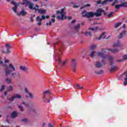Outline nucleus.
<instances>
[{"label":"nucleus","instance_id":"nucleus-19","mask_svg":"<svg viewBox=\"0 0 127 127\" xmlns=\"http://www.w3.org/2000/svg\"><path fill=\"white\" fill-rule=\"evenodd\" d=\"M126 33H127V31H123L121 34L120 36L118 37L119 39L121 38H123L124 35H126Z\"/></svg>","mask_w":127,"mask_h":127},{"label":"nucleus","instance_id":"nucleus-40","mask_svg":"<svg viewBox=\"0 0 127 127\" xmlns=\"http://www.w3.org/2000/svg\"><path fill=\"white\" fill-rule=\"evenodd\" d=\"M119 46H120V43L119 42L115 43L113 45V47H118Z\"/></svg>","mask_w":127,"mask_h":127},{"label":"nucleus","instance_id":"nucleus-62","mask_svg":"<svg viewBox=\"0 0 127 127\" xmlns=\"http://www.w3.org/2000/svg\"><path fill=\"white\" fill-rule=\"evenodd\" d=\"M123 28H126V24H123Z\"/></svg>","mask_w":127,"mask_h":127},{"label":"nucleus","instance_id":"nucleus-15","mask_svg":"<svg viewBox=\"0 0 127 127\" xmlns=\"http://www.w3.org/2000/svg\"><path fill=\"white\" fill-rule=\"evenodd\" d=\"M95 67H96V68H101V67H103V64L101 62H97L95 64Z\"/></svg>","mask_w":127,"mask_h":127},{"label":"nucleus","instance_id":"nucleus-51","mask_svg":"<svg viewBox=\"0 0 127 127\" xmlns=\"http://www.w3.org/2000/svg\"><path fill=\"white\" fill-rule=\"evenodd\" d=\"M51 24H52V22H51V21H50L49 23H46V25H47V26L51 25Z\"/></svg>","mask_w":127,"mask_h":127},{"label":"nucleus","instance_id":"nucleus-59","mask_svg":"<svg viewBox=\"0 0 127 127\" xmlns=\"http://www.w3.org/2000/svg\"><path fill=\"white\" fill-rule=\"evenodd\" d=\"M73 7L75 8L79 7V6L75 5L73 6Z\"/></svg>","mask_w":127,"mask_h":127},{"label":"nucleus","instance_id":"nucleus-36","mask_svg":"<svg viewBox=\"0 0 127 127\" xmlns=\"http://www.w3.org/2000/svg\"><path fill=\"white\" fill-rule=\"evenodd\" d=\"M5 82H6V83H7L8 84H9V83H10L11 82V79L10 78H6L5 79Z\"/></svg>","mask_w":127,"mask_h":127},{"label":"nucleus","instance_id":"nucleus-10","mask_svg":"<svg viewBox=\"0 0 127 127\" xmlns=\"http://www.w3.org/2000/svg\"><path fill=\"white\" fill-rule=\"evenodd\" d=\"M37 10L40 14H45V13L46 12V9L37 8Z\"/></svg>","mask_w":127,"mask_h":127},{"label":"nucleus","instance_id":"nucleus-54","mask_svg":"<svg viewBox=\"0 0 127 127\" xmlns=\"http://www.w3.org/2000/svg\"><path fill=\"white\" fill-rule=\"evenodd\" d=\"M75 22H76V20H72L71 21V23H75Z\"/></svg>","mask_w":127,"mask_h":127},{"label":"nucleus","instance_id":"nucleus-56","mask_svg":"<svg viewBox=\"0 0 127 127\" xmlns=\"http://www.w3.org/2000/svg\"><path fill=\"white\" fill-rule=\"evenodd\" d=\"M51 21L52 22H53V23L55 22V19H52Z\"/></svg>","mask_w":127,"mask_h":127},{"label":"nucleus","instance_id":"nucleus-57","mask_svg":"<svg viewBox=\"0 0 127 127\" xmlns=\"http://www.w3.org/2000/svg\"><path fill=\"white\" fill-rule=\"evenodd\" d=\"M101 63H103V64H105V63H106V62H105V60H102Z\"/></svg>","mask_w":127,"mask_h":127},{"label":"nucleus","instance_id":"nucleus-44","mask_svg":"<svg viewBox=\"0 0 127 127\" xmlns=\"http://www.w3.org/2000/svg\"><path fill=\"white\" fill-rule=\"evenodd\" d=\"M5 46L8 49L12 48V47H11L10 44H6Z\"/></svg>","mask_w":127,"mask_h":127},{"label":"nucleus","instance_id":"nucleus-21","mask_svg":"<svg viewBox=\"0 0 127 127\" xmlns=\"http://www.w3.org/2000/svg\"><path fill=\"white\" fill-rule=\"evenodd\" d=\"M17 113H16V111H14L12 112L11 114V117L12 119H14V118H16L17 117Z\"/></svg>","mask_w":127,"mask_h":127},{"label":"nucleus","instance_id":"nucleus-23","mask_svg":"<svg viewBox=\"0 0 127 127\" xmlns=\"http://www.w3.org/2000/svg\"><path fill=\"white\" fill-rule=\"evenodd\" d=\"M23 2L20 3L21 4H29L31 2L28 0H23Z\"/></svg>","mask_w":127,"mask_h":127},{"label":"nucleus","instance_id":"nucleus-60","mask_svg":"<svg viewBox=\"0 0 127 127\" xmlns=\"http://www.w3.org/2000/svg\"><path fill=\"white\" fill-rule=\"evenodd\" d=\"M0 65H3V62L0 61Z\"/></svg>","mask_w":127,"mask_h":127},{"label":"nucleus","instance_id":"nucleus-24","mask_svg":"<svg viewBox=\"0 0 127 127\" xmlns=\"http://www.w3.org/2000/svg\"><path fill=\"white\" fill-rule=\"evenodd\" d=\"M110 51L112 52V53H117L118 51H120L118 49H108Z\"/></svg>","mask_w":127,"mask_h":127},{"label":"nucleus","instance_id":"nucleus-64","mask_svg":"<svg viewBox=\"0 0 127 127\" xmlns=\"http://www.w3.org/2000/svg\"><path fill=\"white\" fill-rule=\"evenodd\" d=\"M42 127H45V123L43 124Z\"/></svg>","mask_w":127,"mask_h":127},{"label":"nucleus","instance_id":"nucleus-34","mask_svg":"<svg viewBox=\"0 0 127 127\" xmlns=\"http://www.w3.org/2000/svg\"><path fill=\"white\" fill-rule=\"evenodd\" d=\"M115 0H105L103 1L102 3H107L108 1H109V2H112V1H114Z\"/></svg>","mask_w":127,"mask_h":127},{"label":"nucleus","instance_id":"nucleus-1","mask_svg":"<svg viewBox=\"0 0 127 127\" xmlns=\"http://www.w3.org/2000/svg\"><path fill=\"white\" fill-rule=\"evenodd\" d=\"M9 68L12 71H15L16 70V68L15 67L14 65L12 64H10L8 66L5 67V76L7 77L9 74H10L11 77L12 78H16V77L20 78L21 77V74L20 73H18L17 74L16 72H12V71L10 69H8Z\"/></svg>","mask_w":127,"mask_h":127},{"label":"nucleus","instance_id":"nucleus-28","mask_svg":"<svg viewBox=\"0 0 127 127\" xmlns=\"http://www.w3.org/2000/svg\"><path fill=\"white\" fill-rule=\"evenodd\" d=\"M2 53L8 54L9 53H10V51H9V49L7 48L6 50V52H5L3 51H2Z\"/></svg>","mask_w":127,"mask_h":127},{"label":"nucleus","instance_id":"nucleus-7","mask_svg":"<svg viewBox=\"0 0 127 127\" xmlns=\"http://www.w3.org/2000/svg\"><path fill=\"white\" fill-rule=\"evenodd\" d=\"M25 92L27 93V95H26V98L27 99H28L30 98V99H33L34 98V96H33V94L31 93H29V91H28V90L27 88H25Z\"/></svg>","mask_w":127,"mask_h":127},{"label":"nucleus","instance_id":"nucleus-41","mask_svg":"<svg viewBox=\"0 0 127 127\" xmlns=\"http://www.w3.org/2000/svg\"><path fill=\"white\" fill-rule=\"evenodd\" d=\"M21 122L23 123H27V122H28V119L26 118L23 119L21 120Z\"/></svg>","mask_w":127,"mask_h":127},{"label":"nucleus","instance_id":"nucleus-61","mask_svg":"<svg viewBox=\"0 0 127 127\" xmlns=\"http://www.w3.org/2000/svg\"><path fill=\"white\" fill-rule=\"evenodd\" d=\"M117 62H123V60H117Z\"/></svg>","mask_w":127,"mask_h":127},{"label":"nucleus","instance_id":"nucleus-29","mask_svg":"<svg viewBox=\"0 0 127 127\" xmlns=\"http://www.w3.org/2000/svg\"><path fill=\"white\" fill-rule=\"evenodd\" d=\"M12 9L13 11L15 12V13H16V12H17V6H14V7H13L12 8Z\"/></svg>","mask_w":127,"mask_h":127},{"label":"nucleus","instance_id":"nucleus-53","mask_svg":"<svg viewBox=\"0 0 127 127\" xmlns=\"http://www.w3.org/2000/svg\"><path fill=\"white\" fill-rule=\"evenodd\" d=\"M32 112H33V113H37V112H38V111L37 110H36V109H33V110H32Z\"/></svg>","mask_w":127,"mask_h":127},{"label":"nucleus","instance_id":"nucleus-14","mask_svg":"<svg viewBox=\"0 0 127 127\" xmlns=\"http://www.w3.org/2000/svg\"><path fill=\"white\" fill-rule=\"evenodd\" d=\"M117 70H118V66H113L109 69V71L111 73H113V72H115V71H117Z\"/></svg>","mask_w":127,"mask_h":127},{"label":"nucleus","instance_id":"nucleus-45","mask_svg":"<svg viewBox=\"0 0 127 127\" xmlns=\"http://www.w3.org/2000/svg\"><path fill=\"white\" fill-rule=\"evenodd\" d=\"M97 4H106V3H103V1L102 0H98L97 1Z\"/></svg>","mask_w":127,"mask_h":127},{"label":"nucleus","instance_id":"nucleus-8","mask_svg":"<svg viewBox=\"0 0 127 127\" xmlns=\"http://www.w3.org/2000/svg\"><path fill=\"white\" fill-rule=\"evenodd\" d=\"M15 99H21V95L20 94H15V96L12 97L10 98H8V100L10 102H13Z\"/></svg>","mask_w":127,"mask_h":127},{"label":"nucleus","instance_id":"nucleus-37","mask_svg":"<svg viewBox=\"0 0 127 127\" xmlns=\"http://www.w3.org/2000/svg\"><path fill=\"white\" fill-rule=\"evenodd\" d=\"M115 13V12L114 11H111L108 15V17H112V16Z\"/></svg>","mask_w":127,"mask_h":127},{"label":"nucleus","instance_id":"nucleus-58","mask_svg":"<svg viewBox=\"0 0 127 127\" xmlns=\"http://www.w3.org/2000/svg\"><path fill=\"white\" fill-rule=\"evenodd\" d=\"M49 127H54L53 125H51V124H49Z\"/></svg>","mask_w":127,"mask_h":127},{"label":"nucleus","instance_id":"nucleus-2","mask_svg":"<svg viewBox=\"0 0 127 127\" xmlns=\"http://www.w3.org/2000/svg\"><path fill=\"white\" fill-rule=\"evenodd\" d=\"M102 12H105V10L102 8H98L96 10V12L94 13L92 11L87 12L86 10H84L82 12V17H86V18H93L95 15L96 17H99L102 15Z\"/></svg>","mask_w":127,"mask_h":127},{"label":"nucleus","instance_id":"nucleus-3","mask_svg":"<svg viewBox=\"0 0 127 127\" xmlns=\"http://www.w3.org/2000/svg\"><path fill=\"white\" fill-rule=\"evenodd\" d=\"M106 49H103L102 50V52H98L97 53V55L98 56H101V58H102L103 59H106V58H108L109 62H110V65L112 66L114 65V58L113 56H110L109 57H108V55H103L104 51H105Z\"/></svg>","mask_w":127,"mask_h":127},{"label":"nucleus","instance_id":"nucleus-13","mask_svg":"<svg viewBox=\"0 0 127 127\" xmlns=\"http://www.w3.org/2000/svg\"><path fill=\"white\" fill-rule=\"evenodd\" d=\"M88 30H91L92 31H94V32H97V31L99 30V27H90L88 28Z\"/></svg>","mask_w":127,"mask_h":127},{"label":"nucleus","instance_id":"nucleus-17","mask_svg":"<svg viewBox=\"0 0 127 127\" xmlns=\"http://www.w3.org/2000/svg\"><path fill=\"white\" fill-rule=\"evenodd\" d=\"M81 34H84V35H86V36L88 35H89L92 37L93 36V35H92V32H81Z\"/></svg>","mask_w":127,"mask_h":127},{"label":"nucleus","instance_id":"nucleus-26","mask_svg":"<svg viewBox=\"0 0 127 127\" xmlns=\"http://www.w3.org/2000/svg\"><path fill=\"white\" fill-rule=\"evenodd\" d=\"M124 1H121V5L124 7H127V2H124Z\"/></svg>","mask_w":127,"mask_h":127},{"label":"nucleus","instance_id":"nucleus-5","mask_svg":"<svg viewBox=\"0 0 127 127\" xmlns=\"http://www.w3.org/2000/svg\"><path fill=\"white\" fill-rule=\"evenodd\" d=\"M70 66L72 67L73 72H76V68L77 67V62L76 61V60L73 59L71 60Z\"/></svg>","mask_w":127,"mask_h":127},{"label":"nucleus","instance_id":"nucleus-16","mask_svg":"<svg viewBox=\"0 0 127 127\" xmlns=\"http://www.w3.org/2000/svg\"><path fill=\"white\" fill-rule=\"evenodd\" d=\"M36 19L37 20L39 21V22L38 23L37 25L39 26L41 25L42 24L41 23V21H42V19L40 18V16H38L36 18Z\"/></svg>","mask_w":127,"mask_h":127},{"label":"nucleus","instance_id":"nucleus-12","mask_svg":"<svg viewBox=\"0 0 127 127\" xmlns=\"http://www.w3.org/2000/svg\"><path fill=\"white\" fill-rule=\"evenodd\" d=\"M28 5V8L30 9H33L34 10H37V8L36 7H33V4L31 2H30Z\"/></svg>","mask_w":127,"mask_h":127},{"label":"nucleus","instance_id":"nucleus-46","mask_svg":"<svg viewBox=\"0 0 127 127\" xmlns=\"http://www.w3.org/2000/svg\"><path fill=\"white\" fill-rule=\"evenodd\" d=\"M18 109H19L20 110V111H21V112H23V111H24L23 107H22L21 106L18 105Z\"/></svg>","mask_w":127,"mask_h":127},{"label":"nucleus","instance_id":"nucleus-50","mask_svg":"<svg viewBox=\"0 0 127 127\" xmlns=\"http://www.w3.org/2000/svg\"><path fill=\"white\" fill-rule=\"evenodd\" d=\"M4 90V85H2L1 89L0 90V92H2V91H3Z\"/></svg>","mask_w":127,"mask_h":127},{"label":"nucleus","instance_id":"nucleus-20","mask_svg":"<svg viewBox=\"0 0 127 127\" xmlns=\"http://www.w3.org/2000/svg\"><path fill=\"white\" fill-rule=\"evenodd\" d=\"M106 32H104L102 33V34L98 38V40H100L101 38H103V39H105L106 38Z\"/></svg>","mask_w":127,"mask_h":127},{"label":"nucleus","instance_id":"nucleus-63","mask_svg":"<svg viewBox=\"0 0 127 127\" xmlns=\"http://www.w3.org/2000/svg\"><path fill=\"white\" fill-rule=\"evenodd\" d=\"M8 62H9V61H8V60L5 61V63H8Z\"/></svg>","mask_w":127,"mask_h":127},{"label":"nucleus","instance_id":"nucleus-4","mask_svg":"<svg viewBox=\"0 0 127 127\" xmlns=\"http://www.w3.org/2000/svg\"><path fill=\"white\" fill-rule=\"evenodd\" d=\"M65 10V8H63L61 9V11L58 10L56 11V13L57 14H59V13H61V16L58 15L57 16V19H64V15H65V12H64V11Z\"/></svg>","mask_w":127,"mask_h":127},{"label":"nucleus","instance_id":"nucleus-22","mask_svg":"<svg viewBox=\"0 0 127 127\" xmlns=\"http://www.w3.org/2000/svg\"><path fill=\"white\" fill-rule=\"evenodd\" d=\"M80 27H81L80 24H77V25L74 27V29L76 30L77 32H79V29H80Z\"/></svg>","mask_w":127,"mask_h":127},{"label":"nucleus","instance_id":"nucleus-38","mask_svg":"<svg viewBox=\"0 0 127 127\" xmlns=\"http://www.w3.org/2000/svg\"><path fill=\"white\" fill-rule=\"evenodd\" d=\"M23 105H24L25 107L28 108L29 107V104L28 103H25L24 102H22Z\"/></svg>","mask_w":127,"mask_h":127},{"label":"nucleus","instance_id":"nucleus-32","mask_svg":"<svg viewBox=\"0 0 127 127\" xmlns=\"http://www.w3.org/2000/svg\"><path fill=\"white\" fill-rule=\"evenodd\" d=\"M35 17V15L34 14H31L30 16V21L31 22H33V18Z\"/></svg>","mask_w":127,"mask_h":127},{"label":"nucleus","instance_id":"nucleus-48","mask_svg":"<svg viewBox=\"0 0 127 127\" xmlns=\"http://www.w3.org/2000/svg\"><path fill=\"white\" fill-rule=\"evenodd\" d=\"M12 4H13L14 6H18V4H17V3L14 1H12Z\"/></svg>","mask_w":127,"mask_h":127},{"label":"nucleus","instance_id":"nucleus-52","mask_svg":"<svg viewBox=\"0 0 127 127\" xmlns=\"http://www.w3.org/2000/svg\"><path fill=\"white\" fill-rule=\"evenodd\" d=\"M45 18H46V17L44 15H42V18L41 19H43V20H45Z\"/></svg>","mask_w":127,"mask_h":127},{"label":"nucleus","instance_id":"nucleus-25","mask_svg":"<svg viewBox=\"0 0 127 127\" xmlns=\"http://www.w3.org/2000/svg\"><path fill=\"white\" fill-rule=\"evenodd\" d=\"M95 73L97 74V75H101L104 73V71L103 70H101L100 71H95Z\"/></svg>","mask_w":127,"mask_h":127},{"label":"nucleus","instance_id":"nucleus-33","mask_svg":"<svg viewBox=\"0 0 127 127\" xmlns=\"http://www.w3.org/2000/svg\"><path fill=\"white\" fill-rule=\"evenodd\" d=\"M90 48H91V50H94V49H96V48H97V45H92L90 46Z\"/></svg>","mask_w":127,"mask_h":127},{"label":"nucleus","instance_id":"nucleus-55","mask_svg":"<svg viewBox=\"0 0 127 127\" xmlns=\"http://www.w3.org/2000/svg\"><path fill=\"white\" fill-rule=\"evenodd\" d=\"M58 43H59V42H57L54 45V47H55L56 45H57V44H58Z\"/></svg>","mask_w":127,"mask_h":127},{"label":"nucleus","instance_id":"nucleus-49","mask_svg":"<svg viewBox=\"0 0 127 127\" xmlns=\"http://www.w3.org/2000/svg\"><path fill=\"white\" fill-rule=\"evenodd\" d=\"M123 59L124 60H127V55H125L123 57Z\"/></svg>","mask_w":127,"mask_h":127},{"label":"nucleus","instance_id":"nucleus-47","mask_svg":"<svg viewBox=\"0 0 127 127\" xmlns=\"http://www.w3.org/2000/svg\"><path fill=\"white\" fill-rule=\"evenodd\" d=\"M122 4H118V5H116L115 6V8H117V9H119L120 8V7H122Z\"/></svg>","mask_w":127,"mask_h":127},{"label":"nucleus","instance_id":"nucleus-30","mask_svg":"<svg viewBox=\"0 0 127 127\" xmlns=\"http://www.w3.org/2000/svg\"><path fill=\"white\" fill-rule=\"evenodd\" d=\"M91 6V4H87L86 5H84V6L80 7V9H83V8H85V7H88Z\"/></svg>","mask_w":127,"mask_h":127},{"label":"nucleus","instance_id":"nucleus-27","mask_svg":"<svg viewBox=\"0 0 127 127\" xmlns=\"http://www.w3.org/2000/svg\"><path fill=\"white\" fill-rule=\"evenodd\" d=\"M96 53V52L95 51H93L90 53V57L91 58H94L95 57V54Z\"/></svg>","mask_w":127,"mask_h":127},{"label":"nucleus","instance_id":"nucleus-42","mask_svg":"<svg viewBox=\"0 0 127 127\" xmlns=\"http://www.w3.org/2000/svg\"><path fill=\"white\" fill-rule=\"evenodd\" d=\"M124 80L125 81L124 82V85L125 86H127V77L125 78Z\"/></svg>","mask_w":127,"mask_h":127},{"label":"nucleus","instance_id":"nucleus-18","mask_svg":"<svg viewBox=\"0 0 127 127\" xmlns=\"http://www.w3.org/2000/svg\"><path fill=\"white\" fill-rule=\"evenodd\" d=\"M20 69L22 70V71H24V72H26V71L28 70V68H27V67L22 65L21 66H20Z\"/></svg>","mask_w":127,"mask_h":127},{"label":"nucleus","instance_id":"nucleus-35","mask_svg":"<svg viewBox=\"0 0 127 127\" xmlns=\"http://www.w3.org/2000/svg\"><path fill=\"white\" fill-rule=\"evenodd\" d=\"M7 91H12L13 90V87L9 86L7 87Z\"/></svg>","mask_w":127,"mask_h":127},{"label":"nucleus","instance_id":"nucleus-43","mask_svg":"<svg viewBox=\"0 0 127 127\" xmlns=\"http://www.w3.org/2000/svg\"><path fill=\"white\" fill-rule=\"evenodd\" d=\"M121 25V23H117L115 25V28H118V27H119V26H120Z\"/></svg>","mask_w":127,"mask_h":127},{"label":"nucleus","instance_id":"nucleus-39","mask_svg":"<svg viewBox=\"0 0 127 127\" xmlns=\"http://www.w3.org/2000/svg\"><path fill=\"white\" fill-rule=\"evenodd\" d=\"M75 86L77 87V89H78L79 90L84 89V87H83V86L80 87V85H79V84H76Z\"/></svg>","mask_w":127,"mask_h":127},{"label":"nucleus","instance_id":"nucleus-9","mask_svg":"<svg viewBox=\"0 0 127 127\" xmlns=\"http://www.w3.org/2000/svg\"><path fill=\"white\" fill-rule=\"evenodd\" d=\"M17 15L19 16L21 15V16H24L26 15V12L24 11V9H22L19 13H17Z\"/></svg>","mask_w":127,"mask_h":127},{"label":"nucleus","instance_id":"nucleus-11","mask_svg":"<svg viewBox=\"0 0 127 127\" xmlns=\"http://www.w3.org/2000/svg\"><path fill=\"white\" fill-rule=\"evenodd\" d=\"M58 59L59 60V65H60V66H61V67L64 66V65L66 64V62H63L62 60H61V59L59 58V57H58Z\"/></svg>","mask_w":127,"mask_h":127},{"label":"nucleus","instance_id":"nucleus-31","mask_svg":"<svg viewBox=\"0 0 127 127\" xmlns=\"http://www.w3.org/2000/svg\"><path fill=\"white\" fill-rule=\"evenodd\" d=\"M120 1H122V0H115V1L114 2H113V3L112 4V5L113 6L114 5H115V4H116L117 3H119V2H120Z\"/></svg>","mask_w":127,"mask_h":127},{"label":"nucleus","instance_id":"nucleus-6","mask_svg":"<svg viewBox=\"0 0 127 127\" xmlns=\"http://www.w3.org/2000/svg\"><path fill=\"white\" fill-rule=\"evenodd\" d=\"M51 92L49 90H46L43 92V99H44V102L45 103L47 102V103H49L50 102V100H49L47 101V99H46V95H51Z\"/></svg>","mask_w":127,"mask_h":127}]
</instances>
